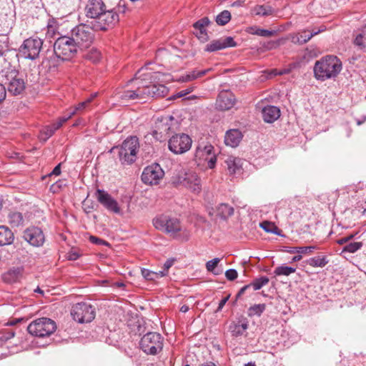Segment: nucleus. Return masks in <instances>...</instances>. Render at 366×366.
I'll use <instances>...</instances> for the list:
<instances>
[{
  "label": "nucleus",
  "instance_id": "39",
  "mask_svg": "<svg viewBox=\"0 0 366 366\" xmlns=\"http://www.w3.org/2000/svg\"><path fill=\"white\" fill-rule=\"evenodd\" d=\"M296 271L295 267L282 265L275 268L274 273L277 276H289L290 274L294 273Z\"/></svg>",
  "mask_w": 366,
  "mask_h": 366
},
{
  "label": "nucleus",
  "instance_id": "10",
  "mask_svg": "<svg viewBox=\"0 0 366 366\" xmlns=\"http://www.w3.org/2000/svg\"><path fill=\"white\" fill-rule=\"evenodd\" d=\"M5 79L1 81L7 85L8 92L13 95H19L25 89V81L18 71L9 69L4 71Z\"/></svg>",
  "mask_w": 366,
  "mask_h": 366
},
{
  "label": "nucleus",
  "instance_id": "9",
  "mask_svg": "<svg viewBox=\"0 0 366 366\" xmlns=\"http://www.w3.org/2000/svg\"><path fill=\"white\" fill-rule=\"evenodd\" d=\"M163 337L158 332H149L140 340V348L147 355H157L162 350Z\"/></svg>",
  "mask_w": 366,
  "mask_h": 366
},
{
  "label": "nucleus",
  "instance_id": "31",
  "mask_svg": "<svg viewBox=\"0 0 366 366\" xmlns=\"http://www.w3.org/2000/svg\"><path fill=\"white\" fill-rule=\"evenodd\" d=\"M211 69H204L202 71L193 70L180 76L179 79L183 82L193 81L196 79L200 78L207 74Z\"/></svg>",
  "mask_w": 366,
  "mask_h": 366
},
{
  "label": "nucleus",
  "instance_id": "7",
  "mask_svg": "<svg viewBox=\"0 0 366 366\" xmlns=\"http://www.w3.org/2000/svg\"><path fill=\"white\" fill-rule=\"evenodd\" d=\"M172 183L176 187H184L194 193L199 194L202 191L201 179L194 172H184L172 177Z\"/></svg>",
  "mask_w": 366,
  "mask_h": 366
},
{
  "label": "nucleus",
  "instance_id": "3",
  "mask_svg": "<svg viewBox=\"0 0 366 366\" xmlns=\"http://www.w3.org/2000/svg\"><path fill=\"white\" fill-rule=\"evenodd\" d=\"M55 56L61 61L71 60L78 52L76 41L68 36H60L53 45Z\"/></svg>",
  "mask_w": 366,
  "mask_h": 366
},
{
  "label": "nucleus",
  "instance_id": "57",
  "mask_svg": "<svg viewBox=\"0 0 366 366\" xmlns=\"http://www.w3.org/2000/svg\"><path fill=\"white\" fill-rule=\"evenodd\" d=\"M326 30V26H324V25H322L320 26L319 29H314L311 31H310V32L311 33V34H312V37L322 31H325Z\"/></svg>",
  "mask_w": 366,
  "mask_h": 366
},
{
  "label": "nucleus",
  "instance_id": "44",
  "mask_svg": "<svg viewBox=\"0 0 366 366\" xmlns=\"http://www.w3.org/2000/svg\"><path fill=\"white\" fill-rule=\"evenodd\" d=\"M354 44L360 49L366 48V35L361 31L355 38Z\"/></svg>",
  "mask_w": 366,
  "mask_h": 366
},
{
  "label": "nucleus",
  "instance_id": "12",
  "mask_svg": "<svg viewBox=\"0 0 366 366\" xmlns=\"http://www.w3.org/2000/svg\"><path fill=\"white\" fill-rule=\"evenodd\" d=\"M43 40L39 37H30L25 39L20 46L22 56L31 60L37 59L42 49Z\"/></svg>",
  "mask_w": 366,
  "mask_h": 366
},
{
  "label": "nucleus",
  "instance_id": "26",
  "mask_svg": "<svg viewBox=\"0 0 366 366\" xmlns=\"http://www.w3.org/2000/svg\"><path fill=\"white\" fill-rule=\"evenodd\" d=\"M262 118L265 122L272 123L280 116V110L275 106H267L262 109Z\"/></svg>",
  "mask_w": 366,
  "mask_h": 366
},
{
  "label": "nucleus",
  "instance_id": "18",
  "mask_svg": "<svg viewBox=\"0 0 366 366\" xmlns=\"http://www.w3.org/2000/svg\"><path fill=\"white\" fill-rule=\"evenodd\" d=\"M237 43L233 37L227 36L212 41L206 45L204 48L205 51L214 52L216 51L222 50L229 47H235Z\"/></svg>",
  "mask_w": 366,
  "mask_h": 366
},
{
  "label": "nucleus",
  "instance_id": "49",
  "mask_svg": "<svg viewBox=\"0 0 366 366\" xmlns=\"http://www.w3.org/2000/svg\"><path fill=\"white\" fill-rule=\"evenodd\" d=\"M89 100H85L82 102L78 104L75 108L71 111V115H75L76 114L87 109L89 106Z\"/></svg>",
  "mask_w": 366,
  "mask_h": 366
},
{
  "label": "nucleus",
  "instance_id": "16",
  "mask_svg": "<svg viewBox=\"0 0 366 366\" xmlns=\"http://www.w3.org/2000/svg\"><path fill=\"white\" fill-rule=\"evenodd\" d=\"M95 197L98 202L108 211L120 214L121 209L118 202L107 192L98 189L95 193Z\"/></svg>",
  "mask_w": 366,
  "mask_h": 366
},
{
  "label": "nucleus",
  "instance_id": "2",
  "mask_svg": "<svg viewBox=\"0 0 366 366\" xmlns=\"http://www.w3.org/2000/svg\"><path fill=\"white\" fill-rule=\"evenodd\" d=\"M342 68L341 61L335 56L327 55L317 61L314 74L317 79L325 81L336 77Z\"/></svg>",
  "mask_w": 366,
  "mask_h": 366
},
{
  "label": "nucleus",
  "instance_id": "14",
  "mask_svg": "<svg viewBox=\"0 0 366 366\" xmlns=\"http://www.w3.org/2000/svg\"><path fill=\"white\" fill-rule=\"evenodd\" d=\"M192 140L186 134H178L172 136L168 142L169 150L176 154H182L189 150Z\"/></svg>",
  "mask_w": 366,
  "mask_h": 366
},
{
  "label": "nucleus",
  "instance_id": "20",
  "mask_svg": "<svg viewBox=\"0 0 366 366\" xmlns=\"http://www.w3.org/2000/svg\"><path fill=\"white\" fill-rule=\"evenodd\" d=\"M29 221L27 213H22L16 210L9 211L7 215V222L12 228H22Z\"/></svg>",
  "mask_w": 366,
  "mask_h": 366
},
{
  "label": "nucleus",
  "instance_id": "40",
  "mask_svg": "<svg viewBox=\"0 0 366 366\" xmlns=\"http://www.w3.org/2000/svg\"><path fill=\"white\" fill-rule=\"evenodd\" d=\"M231 19V14L227 10H224L219 14L216 17V22L217 24L224 26L227 24Z\"/></svg>",
  "mask_w": 366,
  "mask_h": 366
},
{
  "label": "nucleus",
  "instance_id": "36",
  "mask_svg": "<svg viewBox=\"0 0 366 366\" xmlns=\"http://www.w3.org/2000/svg\"><path fill=\"white\" fill-rule=\"evenodd\" d=\"M239 162L240 159L233 157H229L225 160V164H227V169L230 174H235L239 169Z\"/></svg>",
  "mask_w": 366,
  "mask_h": 366
},
{
  "label": "nucleus",
  "instance_id": "38",
  "mask_svg": "<svg viewBox=\"0 0 366 366\" xmlns=\"http://www.w3.org/2000/svg\"><path fill=\"white\" fill-rule=\"evenodd\" d=\"M266 309L265 304H256L251 306L248 309V315L249 317L257 316L260 317Z\"/></svg>",
  "mask_w": 366,
  "mask_h": 366
},
{
  "label": "nucleus",
  "instance_id": "50",
  "mask_svg": "<svg viewBox=\"0 0 366 366\" xmlns=\"http://www.w3.org/2000/svg\"><path fill=\"white\" fill-rule=\"evenodd\" d=\"M141 273L142 275L147 280L155 281L157 280V274H155V272L143 268L141 271Z\"/></svg>",
  "mask_w": 366,
  "mask_h": 366
},
{
  "label": "nucleus",
  "instance_id": "22",
  "mask_svg": "<svg viewBox=\"0 0 366 366\" xmlns=\"http://www.w3.org/2000/svg\"><path fill=\"white\" fill-rule=\"evenodd\" d=\"M174 120L172 116L163 117L156 122V129L153 132V136L156 139L162 138L169 134L171 129V122Z\"/></svg>",
  "mask_w": 366,
  "mask_h": 366
},
{
  "label": "nucleus",
  "instance_id": "25",
  "mask_svg": "<svg viewBox=\"0 0 366 366\" xmlns=\"http://www.w3.org/2000/svg\"><path fill=\"white\" fill-rule=\"evenodd\" d=\"M247 328L248 321L245 318H241L229 325V331L233 337H239L242 335Z\"/></svg>",
  "mask_w": 366,
  "mask_h": 366
},
{
  "label": "nucleus",
  "instance_id": "4",
  "mask_svg": "<svg viewBox=\"0 0 366 366\" xmlns=\"http://www.w3.org/2000/svg\"><path fill=\"white\" fill-rule=\"evenodd\" d=\"M139 148V139L137 137L127 138L120 147H114L111 152L118 149L119 161L122 164H132L137 159Z\"/></svg>",
  "mask_w": 366,
  "mask_h": 366
},
{
  "label": "nucleus",
  "instance_id": "61",
  "mask_svg": "<svg viewBox=\"0 0 366 366\" xmlns=\"http://www.w3.org/2000/svg\"><path fill=\"white\" fill-rule=\"evenodd\" d=\"M194 86H190L184 90H182L178 93V96L180 97H184V96L189 94L190 92H192L194 90Z\"/></svg>",
  "mask_w": 366,
  "mask_h": 366
},
{
  "label": "nucleus",
  "instance_id": "45",
  "mask_svg": "<svg viewBox=\"0 0 366 366\" xmlns=\"http://www.w3.org/2000/svg\"><path fill=\"white\" fill-rule=\"evenodd\" d=\"M144 79L149 77V78H152L154 79H158L162 82H166V81H169V79H170V76L169 75L162 74L160 72H155L153 74L147 73V74H144Z\"/></svg>",
  "mask_w": 366,
  "mask_h": 366
},
{
  "label": "nucleus",
  "instance_id": "8",
  "mask_svg": "<svg viewBox=\"0 0 366 366\" xmlns=\"http://www.w3.org/2000/svg\"><path fill=\"white\" fill-rule=\"evenodd\" d=\"M56 325L54 320L41 317L32 321L27 327V330L32 336L44 337L51 335L56 331Z\"/></svg>",
  "mask_w": 366,
  "mask_h": 366
},
{
  "label": "nucleus",
  "instance_id": "58",
  "mask_svg": "<svg viewBox=\"0 0 366 366\" xmlns=\"http://www.w3.org/2000/svg\"><path fill=\"white\" fill-rule=\"evenodd\" d=\"M6 95V88L2 84H0V103L5 99Z\"/></svg>",
  "mask_w": 366,
  "mask_h": 366
},
{
  "label": "nucleus",
  "instance_id": "21",
  "mask_svg": "<svg viewBox=\"0 0 366 366\" xmlns=\"http://www.w3.org/2000/svg\"><path fill=\"white\" fill-rule=\"evenodd\" d=\"M235 104L234 95L229 91H222L217 99L216 107L222 111L229 110Z\"/></svg>",
  "mask_w": 366,
  "mask_h": 366
},
{
  "label": "nucleus",
  "instance_id": "52",
  "mask_svg": "<svg viewBox=\"0 0 366 366\" xmlns=\"http://www.w3.org/2000/svg\"><path fill=\"white\" fill-rule=\"evenodd\" d=\"M237 272L234 269H229L225 272V277L229 281H233L237 277Z\"/></svg>",
  "mask_w": 366,
  "mask_h": 366
},
{
  "label": "nucleus",
  "instance_id": "32",
  "mask_svg": "<svg viewBox=\"0 0 366 366\" xmlns=\"http://www.w3.org/2000/svg\"><path fill=\"white\" fill-rule=\"evenodd\" d=\"M234 213V208L227 204L222 203L217 207V215L222 219H227Z\"/></svg>",
  "mask_w": 366,
  "mask_h": 366
},
{
  "label": "nucleus",
  "instance_id": "1",
  "mask_svg": "<svg viewBox=\"0 0 366 366\" xmlns=\"http://www.w3.org/2000/svg\"><path fill=\"white\" fill-rule=\"evenodd\" d=\"M154 227L174 239L181 241H188L190 238V232L184 228L179 219L169 215L162 214L153 219Z\"/></svg>",
  "mask_w": 366,
  "mask_h": 366
},
{
  "label": "nucleus",
  "instance_id": "41",
  "mask_svg": "<svg viewBox=\"0 0 366 366\" xmlns=\"http://www.w3.org/2000/svg\"><path fill=\"white\" fill-rule=\"evenodd\" d=\"M269 280L267 277L262 276L259 278H257L253 280L250 284V287H252L254 290H259L264 285H267Z\"/></svg>",
  "mask_w": 366,
  "mask_h": 366
},
{
  "label": "nucleus",
  "instance_id": "13",
  "mask_svg": "<svg viewBox=\"0 0 366 366\" xmlns=\"http://www.w3.org/2000/svg\"><path fill=\"white\" fill-rule=\"evenodd\" d=\"M119 14L114 9H105L94 21L93 26L97 31H107L119 22Z\"/></svg>",
  "mask_w": 366,
  "mask_h": 366
},
{
  "label": "nucleus",
  "instance_id": "24",
  "mask_svg": "<svg viewBox=\"0 0 366 366\" xmlns=\"http://www.w3.org/2000/svg\"><path fill=\"white\" fill-rule=\"evenodd\" d=\"M210 24L208 17H203L193 24L194 29V34L202 42L208 41L209 36L207 32L206 27Z\"/></svg>",
  "mask_w": 366,
  "mask_h": 366
},
{
  "label": "nucleus",
  "instance_id": "54",
  "mask_svg": "<svg viewBox=\"0 0 366 366\" xmlns=\"http://www.w3.org/2000/svg\"><path fill=\"white\" fill-rule=\"evenodd\" d=\"M204 160L207 162V167L209 169H212L215 167L217 161L215 155H212L209 157H206L205 159Z\"/></svg>",
  "mask_w": 366,
  "mask_h": 366
},
{
  "label": "nucleus",
  "instance_id": "47",
  "mask_svg": "<svg viewBox=\"0 0 366 366\" xmlns=\"http://www.w3.org/2000/svg\"><path fill=\"white\" fill-rule=\"evenodd\" d=\"M260 227L267 232L272 234H278L279 228L268 221L262 222L260 224Z\"/></svg>",
  "mask_w": 366,
  "mask_h": 366
},
{
  "label": "nucleus",
  "instance_id": "27",
  "mask_svg": "<svg viewBox=\"0 0 366 366\" xmlns=\"http://www.w3.org/2000/svg\"><path fill=\"white\" fill-rule=\"evenodd\" d=\"M22 272V267H13L2 274V280L8 284L17 282L21 278Z\"/></svg>",
  "mask_w": 366,
  "mask_h": 366
},
{
  "label": "nucleus",
  "instance_id": "53",
  "mask_svg": "<svg viewBox=\"0 0 366 366\" xmlns=\"http://www.w3.org/2000/svg\"><path fill=\"white\" fill-rule=\"evenodd\" d=\"M46 36L49 38H53L56 34V27L50 24H47L46 26Z\"/></svg>",
  "mask_w": 366,
  "mask_h": 366
},
{
  "label": "nucleus",
  "instance_id": "33",
  "mask_svg": "<svg viewBox=\"0 0 366 366\" xmlns=\"http://www.w3.org/2000/svg\"><path fill=\"white\" fill-rule=\"evenodd\" d=\"M214 147L211 144L205 145L203 148L198 147L195 153L196 159H205L206 157H209L213 154Z\"/></svg>",
  "mask_w": 366,
  "mask_h": 366
},
{
  "label": "nucleus",
  "instance_id": "48",
  "mask_svg": "<svg viewBox=\"0 0 366 366\" xmlns=\"http://www.w3.org/2000/svg\"><path fill=\"white\" fill-rule=\"evenodd\" d=\"M362 247V243L359 242H355L350 243L344 247L342 252L354 253L359 250Z\"/></svg>",
  "mask_w": 366,
  "mask_h": 366
},
{
  "label": "nucleus",
  "instance_id": "5",
  "mask_svg": "<svg viewBox=\"0 0 366 366\" xmlns=\"http://www.w3.org/2000/svg\"><path fill=\"white\" fill-rule=\"evenodd\" d=\"M132 82L137 86L135 88L132 86L129 89L128 86L118 87L114 90L112 97L122 103L128 102L131 100H143L145 93L142 91L139 78L136 77L135 80H132Z\"/></svg>",
  "mask_w": 366,
  "mask_h": 366
},
{
  "label": "nucleus",
  "instance_id": "11",
  "mask_svg": "<svg viewBox=\"0 0 366 366\" xmlns=\"http://www.w3.org/2000/svg\"><path fill=\"white\" fill-rule=\"evenodd\" d=\"M71 315L79 323L91 322L95 318V308L91 304L79 302L72 307Z\"/></svg>",
  "mask_w": 366,
  "mask_h": 366
},
{
  "label": "nucleus",
  "instance_id": "35",
  "mask_svg": "<svg viewBox=\"0 0 366 366\" xmlns=\"http://www.w3.org/2000/svg\"><path fill=\"white\" fill-rule=\"evenodd\" d=\"M312 37V34L310 32V30H304L302 32L297 33L292 36V41L294 43H298L303 44L310 41Z\"/></svg>",
  "mask_w": 366,
  "mask_h": 366
},
{
  "label": "nucleus",
  "instance_id": "59",
  "mask_svg": "<svg viewBox=\"0 0 366 366\" xmlns=\"http://www.w3.org/2000/svg\"><path fill=\"white\" fill-rule=\"evenodd\" d=\"M354 237H355V235L351 234L348 237L339 239L338 240H337V243L340 245L344 244L347 243L348 241H350V239H352Z\"/></svg>",
  "mask_w": 366,
  "mask_h": 366
},
{
  "label": "nucleus",
  "instance_id": "34",
  "mask_svg": "<svg viewBox=\"0 0 366 366\" xmlns=\"http://www.w3.org/2000/svg\"><path fill=\"white\" fill-rule=\"evenodd\" d=\"M252 12L257 16H267L273 14L274 9L270 6L257 5L252 8Z\"/></svg>",
  "mask_w": 366,
  "mask_h": 366
},
{
  "label": "nucleus",
  "instance_id": "17",
  "mask_svg": "<svg viewBox=\"0 0 366 366\" xmlns=\"http://www.w3.org/2000/svg\"><path fill=\"white\" fill-rule=\"evenodd\" d=\"M23 238L33 247L43 245L45 237L42 230L37 227H30L26 229L23 234Z\"/></svg>",
  "mask_w": 366,
  "mask_h": 366
},
{
  "label": "nucleus",
  "instance_id": "43",
  "mask_svg": "<svg viewBox=\"0 0 366 366\" xmlns=\"http://www.w3.org/2000/svg\"><path fill=\"white\" fill-rule=\"evenodd\" d=\"M250 33L257 36L269 37L275 34L274 30H268L259 28H250Z\"/></svg>",
  "mask_w": 366,
  "mask_h": 366
},
{
  "label": "nucleus",
  "instance_id": "64",
  "mask_svg": "<svg viewBox=\"0 0 366 366\" xmlns=\"http://www.w3.org/2000/svg\"><path fill=\"white\" fill-rule=\"evenodd\" d=\"M155 274H157V280L160 277L167 276L168 272L166 270L163 269V270H160L159 272H155Z\"/></svg>",
  "mask_w": 366,
  "mask_h": 366
},
{
  "label": "nucleus",
  "instance_id": "19",
  "mask_svg": "<svg viewBox=\"0 0 366 366\" xmlns=\"http://www.w3.org/2000/svg\"><path fill=\"white\" fill-rule=\"evenodd\" d=\"M142 91L145 93L144 99L151 97H164L167 94L169 89L163 84H151L149 85H142Z\"/></svg>",
  "mask_w": 366,
  "mask_h": 366
},
{
  "label": "nucleus",
  "instance_id": "56",
  "mask_svg": "<svg viewBox=\"0 0 366 366\" xmlns=\"http://www.w3.org/2000/svg\"><path fill=\"white\" fill-rule=\"evenodd\" d=\"M89 240L91 242L97 244H100V245H107L108 244V243L106 241H104L102 239H99L97 237H94V236H91L89 237Z\"/></svg>",
  "mask_w": 366,
  "mask_h": 366
},
{
  "label": "nucleus",
  "instance_id": "63",
  "mask_svg": "<svg viewBox=\"0 0 366 366\" xmlns=\"http://www.w3.org/2000/svg\"><path fill=\"white\" fill-rule=\"evenodd\" d=\"M61 167V164H59L58 165H56V166L54 168V169H53V171L51 172V173L50 174V175H52V174H54V175H59V174H60V173H61V167Z\"/></svg>",
  "mask_w": 366,
  "mask_h": 366
},
{
  "label": "nucleus",
  "instance_id": "15",
  "mask_svg": "<svg viewBox=\"0 0 366 366\" xmlns=\"http://www.w3.org/2000/svg\"><path fill=\"white\" fill-rule=\"evenodd\" d=\"M164 172L159 164H152L144 168L142 174V182L149 185H157L163 178Z\"/></svg>",
  "mask_w": 366,
  "mask_h": 366
},
{
  "label": "nucleus",
  "instance_id": "55",
  "mask_svg": "<svg viewBox=\"0 0 366 366\" xmlns=\"http://www.w3.org/2000/svg\"><path fill=\"white\" fill-rule=\"evenodd\" d=\"M73 115H71V112L69 113V114L66 117H62L59 118V119L54 122V124L58 127L59 129L63 125L64 122H66L68 119H69Z\"/></svg>",
  "mask_w": 366,
  "mask_h": 366
},
{
  "label": "nucleus",
  "instance_id": "60",
  "mask_svg": "<svg viewBox=\"0 0 366 366\" xmlns=\"http://www.w3.org/2000/svg\"><path fill=\"white\" fill-rule=\"evenodd\" d=\"M229 298V296L228 295L226 297H224L222 300H221V301L219 303L217 312L221 311L222 310V308L224 307V306L228 301Z\"/></svg>",
  "mask_w": 366,
  "mask_h": 366
},
{
  "label": "nucleus",
  "instance_id": "46",
  "mask_svg": "<svg viewBox=\"0 0 366 366\" xmlns=\"http://www.w3.org/2000/svg\"><path fill=\"white\" fill-rule=\"evenodd\" d=\"M102 58L101 52L97 49H91L86 54V59L93 63H97Z\"/></svg>",
  "mask_w": 366,
  "mask_h": 366
},
{
  "label": "nucleus",
  "instance_id": "30",
  "mask_svg": "<svg viewBox=\"0 0 366 366\" xmlns=\"http://www.w3.org/2000/svg\"><path fill=\"white\" fill-rule=\"evenodd\" d=\"M329 263L327 257L324 254L312 257L306 260V264L312 267H325Z\"/></svg>",
  "mask_w": 366,
  "mask_h": 366
},
{
  "label": "nucleus",
  "instance_id": "28",
  "mask_svg": "<svg viewBox=\"0 0 366 366\" xmlns=\"http://www.w3.org/2000/svg\"><path fill=\"white\" fill-rule=\"evenodd\" d=\"M242 139V134L239 129H229L226 132L224 142L227 145L236 147Z\"/></svg>",
  "mask_w": 366,
  "mask_h": 366
},
{
  "label": "nucleus",
  "instance_id": "37",
  "mask_svg": "<svg viewBox=\"0 0 366 366\" xmlns=\"http://www.w3.org/2000/svg\"><path fill=\"white\" fill-rule=\"evenodd\" d=\"M320 247L317 245H311L307 247H291L288 252L290 253H298L299 254H311L314 252V250L319 249Z\"/></svg>",
  "mask_w": 366,
  "mask_h": 366
},
{
  "label": "nucleus",
  "instance_id": "51",
  "mask_svg": "<svg viewBox=\"0 0 366 366\" xmlns=\"http://www.w3.org/2000/svg\"><path fill=\"white\" fill-rule=\"evenodd\" d=\"M220 259L219 258H214L212 260L208 261L206 263V268L207 271L209 272H213L215 267L217 266L218 263L219 262Z\"/></svg>",
  "mask_w": 366,
  "mask_h": 366
},
{
  "label": "nucleus",
  "instance_id": "42",
  "mask_svg": "<svg viewBox=\"0 0 366 366\" xmlns=\"http://www.w3.org/2000/svg\"><path fill=\"white\" fill-rule=\"evenodd\" d=\"M59 128L56 127V126L53 123L52 124L45 127L44 130L41 133L40 138L43 139L44 141H46L49 137H51L54 132L58 129Z\"/></svg>",
  "mask_w": 366,
  "mask_h": 366
},
{
  "label": "nucleus",
  "instance_id": "62",
  "mask_svg": "<svg viewBox=\"0 0 366 366\" xmlns=\"http://www.w3.org/2000/svg\"><path fill=\"white\" fill-rule=\"evenodd\" d=\"M174 260L173 259H167L164 264V269L168 272L169 269L173 265Z\"/></svg>",
  "mask_w": 366,
  "mask_h": 366
},
{
  "label": "nucleus",
  "instance_id": "23",
  "mask_svg": "<svg viewBox=\"0 0 366 366\" xmlns=\"http://www.w3.org/2000/svg\"><path fill=\"white\" fill-rule=\"evenodd\" d=\"M105 9L102 0H89L85 7L86 16L96 19Z\"/></svg>",
  "mask_w": 366,
  "mask_h": 366
},
{
  "label": "nucleus",
  "instance_id": "6",
  "mask_svg": "<svg viewBox=\"0 0 366 366\" xmlns=\"http://www.w3.org/2000/svg\"><path fill=\"white\" fill-rule=\"evenodd\" d=\"M94 29L85 24H80L71 31V36L77 47L88 48L94 39Z\"/></svg>",
  "mask_w": 366,
  "mask_h": 366
},
{
  "label": "nucleus",
  "instance_id": "29",
  "mask_svg": "<svg viewBox=\"0 0 366 366\" xmlns=\"http://www.w3.org/2000/svg\"><path fill=\"white\" fill-rule=\"evenodd\" d=\"M14 239L13 232L6 226H0V246L11 244Z\"/></svg>",
  "mask_w": 366,
  "mask_h": 366
}]
</instances>
